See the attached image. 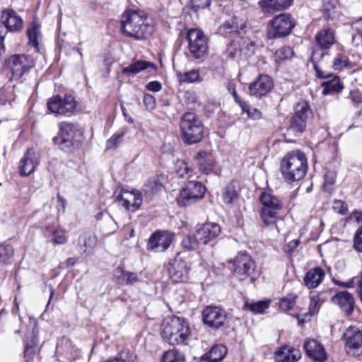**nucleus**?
Here are the masks:
<instances>
[{"instance_id":"1","label":"nucleus","mask_w":362,"mask_h":362,"mask_svg":"<svg viewBox=\"0 0 362 362\" xmlns=\"http://www.w3.org/2000/svg\"><path fill=\"white\" fill-rule=\"evenodd\" d=\"M120 24L122 33L136 40L147 39L153 33V27L144 11H126Z\"/></svg>"},{"instance_id":"2","label":"nucleus","mask_w":362,"mask_h":362,"mask_svg":"<svg viewBox=\"0 0 362 362\" xmlns=\"http://www.w3.org/2000/svg\"><path fill=\"white\" fill-rule=\"evenodd\" d=\"M308 170L307 158L299 150L287 153L281 161V172L286 182H293L304 177Z\"/></svg>"},{"instance_id":"3","label":"nucleus","mask_w":362,"mask_h":362,"mask_svg":"<svg viewBox=\"0 0 362 362\" xmlns=\"http://www.w3.org/2000/svg\"><path fill=\"white\" fill-rule=\"evenodd\" d=\"M189 334V325L184 318L168 316L163 320L161 334L169 344L175 346L185 344Z\"/></svg>"},{"instance_id":"4","label":"nucleus","mask_w":362,"mask_h":362,"mask_svg":"<svg viewBox=\"0 0 362 362\" xmlns=\"http://www.w3.org/2000/svg\"><path fill=\"white\" fill-rule=\"evenodd\" d=\"M328 55L327 52L320 49H313L310 56V62L315 71V76L318 78H330L322 83L323 90H341L344 88L343 83L338 76H334L330 72L325 70L326 68L324 57Z\"/></svg>"},{"instance_id":"5","label":"nucleus","mask_w":362,"mask_h":362,"mask_svg":"<svg viewBox=\"0 0 362 362\" xmlns=\"http://www.w3.org/2000/svg\"><path fill=\"white\" fill-rule=\"evenodd\" d=\"M180 129L184 143L194 144L204 136V128L202 122L196 114L186 112L180 117Z\"/></svg>"},{"instance_id":"6","label":"nucleus","mask_w":362,"mask_h":362,"mask_svg":"<svg viewBox=\"0 0 362 362\" xmlns=\"http://www.w3.org/2000/svg\"><path fill=\"white\" fill-rule=\"evenodd\" d=\"M59 139L55 138L57 143L58 139L59 148L64 151H71L78 148L84 139L83 132L77 124L64 122L59 124Z\"/></svg>"},{"instance_id":"7","label":"nucleus","mask_w":362,"mask_h":362,"mask_svg":"<svg viewBox=\"0 0 362 362\" xmlns=\"http://www.w3.org/2000/svg\"><path fill=\"white\" fill-rule=\"evenodd\" d=\"M188 57L202 60L208 52V41L204 33L197 28H191L187 33Z\"/></svg>"},{"instance_id":"8","label":"nucleus","mask_w":362,"mask_h":362,"mask_svg":"<svg viewBox=\"0 0 362 362\" xmlns=\"http://www.w3.org/2000/svg\"><path fill=\"white\" fill-rule=\"evenodd\" d=\"M295 26V22L289 13H281L269 21L267 29L269 39H276L288 35Z\"/></svg>"},{"instance_id":"9","label":"nucleus","mask_w":362,"mask_h":362,"mask_svg":"<svg viewBox=\"0 0 362 362\" xmlns=\"http://www.w3.org/2000/svg\"><path fill=\"white\" fill-rule=\"evenodd\" d=\"M259 199L263 205L261 211L262 220L267 226L275 224L277 211L282 208L281 201L270 192L262 193Z\"/></svg>"},{"instance_id":"10","label":"nucleus","mask_w":362,"mask_h":362,"mask_svg":"<svg viewBox=\"0 0 362 362\" xmlns=\"http://www.w3.org/2000/svg\"><path fill=\"white\" fill-rule=\"evenodd\" d=\"M205 192L206 188L200 182L188 181L177 198V204L182 207L190 205L203 198Z\"/></svg>"},{"instance_id":"11","label":"nucleus","mask_w":362,"mask_h":362,"mask_svg":"<svg viewBox=\"0 0 362 362\" xmlns=\"http://www.w3.org/2000/svg\"><path fill=\"white\" fill-rule=\"evenodd\" d=\"M230 262L233 264L235 276L241 281L251 276L255 272V262L245 252H239Z\"/></svg>"},{"instance_id":"12","label":"nucleus","mask_w":362,"mask_h":362,"mask_svg":"<svg viewBox=\"0 0 362 362\" xmlns=\"http://www.w3.org/2000/svg\"><path fill=\"white\" fill-rule=\"evenodd\" d=\"M313 118V112L309 104L305 101L299 102L295 107V112L291 119V127L294 131L302 133Z\"/></svg>"},{"instance_id":"13","label":"nucleus","mask_w":362,"mask_h":362,"mask_svg":"<svg viewBox=\"0 0 362 362\" xmlns=\"http://www.w3.org/2000/svg\"><path fill=\"white\" fill-rule=\"evenodd\" d=\"M77 103L71 94H65L64 97L59 95L51 98L47 103L49 110L58 115L74 113L76 111Z\"/></svg>"},{"instance_id":"14","label":"nucleus","mask_w":362,"mask_h":362,"mask_svg":"<svg viewBox=\"0 0 362 362\" xmlns=\"http://www.w3.org/2000/svg\"><path fill=\"white\" fill-rule=\"evenodd\" d=\"M202 315L204 324L216 329L223 327L227 320L226 311L218 306H206Z\"/></svg>"},{"instance_id":"15","label":"nucleus","mask_w":362,"mask_h":362,"mask_svg":"<svg viewBox=\"0 0 362 362\" xmlns=\"http://www.w3.org/2000/svg\"><path fill=\"white\" fill-rule=\"evenodd\" d=\"M167 269L170 278L174 283L182 282L188 279L189 267L180 254L168 262Z\"/></svg>"},{"instance_id":"16","label":"nucleus","mask_w":362,"mask_h":362,"mask_svg":"<svg viewBox=\"0 0 362 362\" xmlns=\"http://www.w3.org/2000/svg\"><path fill=\"white\" fill-rule=\"evenodd\" d=\"M32 57L25 54H16L11 57L10 68L11 79L19 80L34 66Z\"/></svg>"},{"instance_id":"17","label":"nucleus","mask_w":362,"mask_h":362,"mask_svg":"<svg viewBox=\"0 0 362 362\" xmlns=\"http://www.w3.org/2000/svg\"><path fill=\"white\" fill-rule=\"evenodd\" d=\"M115 201L122 202V205L127 210L134 211L141 205L142 194L138 190L129 191L124 189L116 190L114 193Z\"/></svg>"},{"instance_id":"18","label":"nucleus","mask_w":362,"mask_h":362,"mask_svg":"<svg viewBox=\"0 0 362 362\" xmlns=\"http://www.w3.org/2000/svg\"><path fill=\"white\" fill-rule=\"evenodd\" d=\"M348 354L362 356V331L357 327H350L344 334Z\"/></svg>"},{"instance_id":"19","label":"nucleus","mask_w":362,"mask_h":362,"mask_svg":"<svg viewBox=\"0 0 362 362\" xmlns=\"http://www.w3.org/2000/svg\"><path fill=\"white\" fill-rule=\"evenodd\" d=\"M173 240V233L169 231L158 230L149 238L147 249L156 252H163L170 247Z\"/></svg>"},{"instance_id":"20","label":"nucleus","mask_w":362,"mask_h":362,"mask_svg":"<svg viewBox=\"0 0 362 362\" xmlns=\"http://www.w3.org/2000/svg\"><path fill=\"white\" fill-rule=\"evenodd\" d=\"M39 163L40 156L38 153L33 148L28 149L20 162L19 170L21 175L28 176L30 175Z\"/></svg>"},{"instance_id":"21","label":"nucleus","mask_w":362,"mask_h":362,"mask_svg":"<svg viewBox=\"0 0 362 362\" xmlns=\"http://www.w3.org/2000/svg\"><path fill=\"white\" fill-rule=\"evenodd\" d=\"M195 233L202 245H206L221 233V226L215 223H206L198 228Z\"/></svg>"},{"instance_id":"22","label":"nucleus","mask_w":362,"mask_h":362,"mask_svg":"<svg viewBox=\"0 0 362 362\" xmlns=\"http://www.w3.org/2000/svg\"><path fill=\"white\" fill-rule=\"evenodd\" d=\"M1 22L6 29L11 33L20 32L23 28V19L12 9H6L3 11Z\"/></svg>"},{"instance_id":"23","label":"nucleus","mask_w":362,"mask_h":362,"mask_svg":"<svg viewBox=\"0 0 362 362\" xmlns=\"http://www.w3.org/2000/svg\"><path fill=\"white\" fill-rule=\"evenodd\" d=\"M304 349L308 357L317 362H324L327 354L324 346L315 339H308L304 343Z\"/></svg>"},{"instance_id":"24","label":"nucleus","mask_w":362,"mask_h":362,"mask_svg":"<svg viewBox=\"0 0 362 362\" xmlns=\"http://www.w3.org/2000/svg\"><path fill=\"white\" fill-rule=\"evenodd\" d=\"M332 302L338 305L346 315H351L354 311L355 305L354 297L346 291L334 295L332 298Z\"/></svg>"},{"instance_id":"25","label":"nucleus","mask_w":362,"mask_h":362,"mask_svg":"<svg viewBox=\"0 0 362 362\" xmlns=\"http://www.w3.org/2000/svg\"><path fill=\"white\" fill-rule=\"evenodd\" d=\"M194 160L201 173L209 174L212 172L215 161L211 153L205 151H199L194 156Z\"/></svg>"},{"instance_id":"26","label":"nucleus","mask_w":362,"mask_h":362,"mask_svg":"<svg viewBox=\"0 0 362 362\" xmlns=\"http://www.w3.org/2000/svg\"><path fill=\"white\" fill-rule=\"evenodd\" d=\"M325 66H329L334 71H343L349 70L354 67L353 63L350 61L349 57L343 52L335 53L332 57L331 64L328 65L325 63Z\"/></svg>"},{"instance_id":"27","label":"nucleus","mask_w":362,"mask_h":362,"mask_svg":"<svg viewBox=\"0 0 362 362\" xmlns=\"http://www.w3.org/2000/svg\"><path fill=\"white\" fill-rule=\"evenodd\" d=\"M325 276V273L321 267H314L305 274L304 284L309 289L315 288L323 281Z\"/></svg>"},{"instance_id":"28","label":"nucleus","mask_w":362,"mask_h":362,"mask_svg":"<svg viewBox=\"0 0 362 362\" xmlns=\"http://www.w3.org/2000/svg\"><path fill=\"white\" fill-rule=\"evenodd\" d=\"M227 351V348L222 344L214 345L199 358V362H221L226 357Z\"/></svg>"},{"instance_id":"29","label":"nucleus","mask_w":362,"mask_h":362,"mask_svg":"<svg viewBox=\"0 0 362 362\" xmlns=\"http://www.w3.org/2000/svg\"><path fill=\"white\" fill-rule=\"evenodd\" d=\"M151 69L155 71L156 66L153 62L145 60H136L122 69V73L127 76H134L143 71Z\"/></svg>"},{"instance_id":"30","label":"nucleus","mask_w":362,"mask_h":362,"mask_svg":"<svg viewBox=\"0 0 362 362\" xmlns=\"http://www.w3.org/2000/svg\"><path fill=\"white\" fill-rule=\"evenodd\" d=\"M39 351L38 339L34 332L30 336H27L24 341V358L25 361L29 359L33 362L34 356Z\"/></svg>"},{"instance_id":"31","label":"nucleus","mask_w":362,"mask_h":362,"mask_svg":"<svg viewBox=\"0 0 362 362\" xmlns=\"http://www.w3.org/2000/svg\"><path fill=\"white\" fill-rule=\"evenodd\" d=\"M294 0H262L260 6L268 11H281L289 8Z\"/></svg>"},{"instance_id":"32","label":"nucleus","mask_w":362,"mask_h":362,"mask_svg":"<svg viewBox=\"0 0 362 362\" xmlns=\"http://www.w3.org/2000/svg\"><path fill=\"white\" fill-rule=\"evenodd\" d=\"M276 356L279 361L295 362L300 358L301 354L298 349L286 346L277 351Z\"/></svg>"},{"instance_id":"33","label":"nucleus","mask_w":362,"mask_h":362,"mask_svg":"<svg viewBox=\"0 0 362 362\" xmlns=\"http://www.w3.org/2000/svg\"><path fill=\"white\" fill-rule=\"evenodd\" d=\"M239 187L234 182L225 187L222 192L223 202L226 205H232L239 197Z\"/></svg>"},{"instance_id":"34","label":"nucleus","mask_w":362,"mask_h":362,"mask_svg":"<svg viewBox=\"0 0 362 362\" xmlns=\"http://www.w3.org/2000/svg\"><path fill=\"white\" fill-rule=\"evenodd\" d=\"M315 40L321 49H329L335 42L332 30H322L315 35Z\"/></svg>"},{"instance_id":"35","label":"nucleus","mask_w":362,"mask_h":362,"mask_svg":"<svg viewBox=\"0 0 362 362\" xmlns=\"http://www.w3.org/2000/svg\"><path fill=\"white\" fill-rule=\"evenodd\" d=\"M274 87L272 78L267 74H260L257 79L251 83L250 90H272Z\"/></svg>"},{"instance_id":"36","label":"nucleus","mask_w":362,"mask_h":362,"mask_svg":"<svg viewBox=\"0 0 362 362\" xmlns=\"http://www.w3.org/2000/svg\"><path fill=\"white\" fill-rule=\"evenodd\" d=\"M244 28V23L239 25L238 23V18H233L226 21L220 27V31L227 36V35H236L239 33L240 30H243Z\"/></svg>"},{"instance_id":"37","label":"nucleus","mask_w":362,"mask_h":362,"mask_svg":"<svg viewBox=\"0 0 362 362\" xmlns=\"http://www.w3.org/2000/svg\"><path fill=\"white\" fill-rule=\"evenodd\" d=\"M163 187V185L159 176L150 177L145 182L143 189L145 194L148 195H153L160 192Z\"/></svg>"},{"instance_id":"38","label":"nucleus","mask_w":362,"mask_h":362,"mask_svg":"<svg viewBox=\"0 0 362 362\" xmlns=\"http://www.w3.org/2000/svg\"><path fill=\"white\" fill-rule=\"evenodd\" d=\"M58 354H64L69 358H74V354L76 352V348L72 344L71 341L67 339H62L57 346Z\"/></svg>"},{"instance_id":"39","label":"nucleus","mask_w":362,"mask_h":362,"mask_svg":"<svg viewBox=\"0 0 362 362\" xmlns=\"http://www.w3.org/2000/svg\"><path fill=\"white\" fill-rule=\"evenodd\" d=\"M233 96L235 101L241 107L243 112H247V116L253 119H259L261 117V112L256 108H250L249 105L244 101L239 99L237 92H232Z\"/></svg>"},{"instance_id":"40","label":"nucleus","mask_w":362,"mask_h":362,"mask_svg":"<svg viewBox=\"0 0 362 362\" xmlns=\"http://www.w3.org/2000/svg\"><path fill=\"white\" fill-rule=\"evenodd\" d=\"M270 300H262L256 303L246 302L243 309L249 310L255 314H260L269 308Z\"/></svg>"},{"instance_id":"41","label":"nucleus","mask_w":362,"mask_h":362,"mask_svg":"<svg viewBox=\"0 0 362 362\" xmlns=\"http://www.w3.org/2000/svg\"><path fill=\"white\" fill-rule=\"evenodd\" d=\"M114 275L118 279L122 278V281L127 284H133L138 281L136 274L124 271L121 267H117L115 270Z\"/></svg>"},{"instance_id":"42","label":"nucleus","mask_w":362,"mask_h":362,"mask_svg":"<svg viewBox=\"0 0 362 362\" xmlns=\"http://www.w3.org/2000/svg\"><path fill=\"white\" fill-rule=\"evenodd\" d=\"M182 247L188 251L197 250L200 245H202L197 238V234L194 233L193 235H187L185 236L182 240Z\"/></svg>"},{"instance_id":"43","label":"nucleus","mask_w":362,"mask_h":362,"mask_svg":"<svg viewBox=\"0 0 362 362\" xmlns=\"http://www.w3.org/2000/svg\"><path fill=\"white\" fill-rule=\"evenodd\" d=\"M185 356L177 349L165 351L162 357V362H184Z\"/></svg>"},{"instance_id":"44","label":"nucleus","mask_w":362,"mask_h":362,"mask_svg":"<svg viewBox=\"0 0 362 362\" xmlns=\"http://www.w3.org/2000/svg\"><path fill=\"white\" fill-rule=\"evenodd\" d=\"M39 27L35 23H32L30 27L27 30V35L29 39V42L32 45L38 49V36H39Z\"/></svg>"},{"instance_id":"45","label":"nucleus","mask_w":362,"mask_h":362,"mask_svg":"<svg viewBox=\"0 0 362 362\" xmlns=\"http://www.w3.org/2000/svg\"><path fill=\"white\" fill-rule=\"evenodd\" d=\"M184 94L182 98L184 100V103L189 109H195L199 106L200 103L198 100L195 92H182Z\"/></svg>"},{"instance_id":"46","label":"nucleus","mask_w":362,"mask_h":362,"mask_svg":"<svg viewBox=\"0 0 362 362\" xmlns=\"http://www.w3.org/2000/svg\"><path fill=\"white\" fill-rule=\"evenodd\" d=\"M296 298L297 296L293 293H290L286 297L281 298L279 303L280 309L283 311L291 310L295 305Z\"/></svg>"},{"instance_id":"47","label":"nucleus","mask_w":362,"mask_h":362,"mask_svg":"<svg viewBox=\"0 0 362 362\" xmlns=\"http://www.w3.org/2000/svg\"><path fill=\"white\" fill-rule=\"evenodd\" d=\"M293 55V49L288 46H284L276 51L274 58L276 62H281L291 59Z\"/></svg>"},{"instance_id":"48","label":"nucleus","mask_w":362,"mask_h":362,"mask_svg":"<svg viewBox=\"0 0 362 362\" xmlns=\"http://www.w3.org/2000/svg\"><path fill=\"white\" fill-rule=\"evenodd\" d=\"M126 134L125 129H121L119 132L113 134L106 142V148H116L122 141L124 136Z\"/></svg>"},{"instance_id":"49","label":"nucleus","mask_w":362,"mask_h":362,"mask_svg":"<svg viewBox=\"0 0 362 362\" xmlns=\"http://www.w3.org/2000/svg\"><path fill=\"white\" fill-rule=\"evenodd\" d=\"M13 255V249L9 245H0V262H8Z\"/></svg>"},{"instance_id":"50","label":"nucleus","mask_w":362,"mask_h":362,"mask_svg":"<svg viewBox=\"0 0 362 362\" xmlns=\"http://www.w3.org/2000/svg\"><path fill=\"white\" fill-rule=\"evenodd\" d=\"M51 237L52 243L54 245H63L67 242V238L65 235V231L61 228H57L53 230Z\"/></svg>"},{"instance_id":"51","label":"nucleus","mask_w":362,"mask_h":362,"mask_svg":"<svg viewBox=\"0 0 362 362\" xmlns=\"http://www.w3.org/2000/svg\"><path fill=\"white\" fill-rule=\"evenodd\" d=\"M212 0H190L191 8L198 12L199 10L209 8Z\"/></svg>"},{"instance_id":"52","label":"nucleus","mask_w":362,"mask_h":362,"mask_svg":"<svg viewBox=\"0 0 362 362\" xmlns=\"http://www.w3.org/2000/svg\"><path fill=\"white\" fill-rule=\"evenodd\" d=\"M81 240L83 242V247H85L84 252H89L96 243L95 237L88 234L81 236Z\"/></svg>"},{"instance_id":"53","label":"nucleus","mask_w":362,"mask_h":362,"mask_svg":"<svg viewBox=\"0 0 362 362\" xmlns=\"http://www.w3.org/2000/svg\"><path fill=\"white\" fill-rule=\"evenodd\" d=\"M336 173L334 171H327L324 175V186L327 191L332 189L335 182Z\"/></svg>"},{"instance_id":"54","label":"nucleus","mask_w":362,"mask_h":362,"mask_svg":"<svg viewBox=\"0 0 362 362\" xmlns=\"http://www.w3.org/2000/svg\"><path fill=\"white\" fill-rule=\"evenodd\" d=\"M354 248L359 252H362V226L359 227L354 235Z\"/></svg>"},{"instance_id":"55","label":"nucleus","mask_w":362,"mask_h":362,"mask_svg":"<svg viewBox=\"0 0 362 362\" xmlns=\"http://www.w3.org/2000/svg\"><path fill=\"white\" fill-rule=\"evenodd\" d=\"M332 209L334 211L344 215L348 211V205L346 202L341 200H334Z\"/></svg>"},{"instance_id":"56","label":"nucleus","mask_w":362,"mask_h":362,"mask_svg":"<svg viewBox=\"0 0 362 362\" xmlns=\"http://www.w3.org/2000/svg\"><path fill=\"white\" fill-rule=\"evenodd\" d=\"M199 74L198 71L192 70L189 72H186L182 76L181 80L184 82L193 83L199 80Z\"/></svg>"},{"instance_id":"57","label":"nucleus","mask_w":362,"mask_h":362,"mask_svg":"<svg viewBox=\"0 0 362 362\" xmlns=\"http://www.w3.org/2000/svg\"><path fill=\"white\" fill-rule=\"evenodd\" d=\"M143 101L147 110H153L156 107V99L153 95L148 93L144 94Z\"/></svg>"},{"instance_id":"58","label":"nucleus","mask_w":362,"mask_h":362,"mask_svg":"<svg viewBox=\"0 0 362 362\" xmlns=\"http://www.w3.org/2000/svg\"><path fill=\"white\" fill-rule=\"evenodd\" d=\"M357 281L358 284L359 285L360 288L362 287V272H361V279L358 277L353 278L350 281L348 282H341L339 281H334V284L345 288H351L354 286V284L355 282Z\"/></svg>"},{"instance_id":"59","label":"nucleus","mask_w":362,"mask_h":362,"mask_svg":"<svg viewBox=\"0 0 362 362\" xmlns=\"http://www.w3.org/2000/svg\"><path fill=\"white\" fill-rule=\"evenodd\" d=\"M192 169L185 163H182L177 170V173L180 177L187 175L189 177L192 176Z\"/></svg>"},{"instance_id":"60","label":"nucleus","mask_w":362,"mask_h":362,"mask_svg":"<svg viewBox=\"0 0 362 362\" xmlns=\"http://www.w3.org/2000/svg\"><path fill=\"white\" fill-rule=\"evenodd\" d=\"M349 98L354 104L362 103V92H349Z\"/></svg>"},{"instance_id":"61","label":"nucleus","mask_w":362,"mask_h":362,"mask_svg":"<svg viewBox=\"0 0 362 362\" xmlns=\"http://www.w3.org/2000/svg\"><path fill=\"white\" fill-rule=\"evenodd\" d=\"M319 306L318 300L314 297L311 298L309 308V313L310 315H313L316 313L319 310Z\"/></svg>"},{"instance_id":"62","label":"nucleus","mask_w":362,"mask_h":362,"mask_svg":"<svg viewBox=\"0 0 362 362\" xmlns=\"http://www.w3.org/2000/svg\"><path fill=\"white\" fill-rule=\"evenodd\" d=\"M161 88V83L157 81H151L146 85L148 90H160Z\"/></svg>"},{"instance_id":"63","label":"nucleus","mask_w":362,"mask_h":362,"mask_svg":"<svg viewBox=\"0 0 362 362\" xmlns=\"http://www.w3.org/2000/svg\"><path fill=\"white\" fill-rule=\"evenodd\" d=\"M7 31L8 30L6 29L4 24L2 25H0V45L3 49L4 48L3 42L7 33Z\"/></svg>"},{"instance_id":"64","label":"nucleus","mask_w":362,"mask_h":362,"mask_svg":"<svg viewBox=\"0 0 362 362\" xmlns=\"http://www.w3.org/2000/svg\"><path fill=\"white\" fill-rule=\"evenodd\" d=\"M298 244H299V241L298 240H292V241L289 242L286 245V247L288 248V251L293 250L295 248H296L298 247Z\"/></svg>"}]
</instances>
